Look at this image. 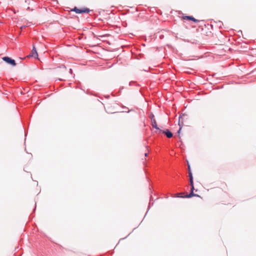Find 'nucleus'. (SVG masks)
<instances>
[{
  "mask_svg": "<svg viewBox=\"0 0 256 256\" xmlns=\"http://www.w3.org/2000/svg\"><path fill=\"white\" fill-rule=\"evenodd\" d=\"M192 20L194 21V22H198L199 20H196V18H194V17L192 16V20Z\"/></svg>",
  "mask_w": 256,
  "mask_h": 256,
  "instance_id": "f8f14e48",
  "label": "nucleus"
},
{
  "mask_svg": "<svg viewBox=\"0 0 256 256\" xmlns=\"http://www.w3.org/2000/svg\"><path fill=\"white\" fill-rule=\"evenodd\" d=\"M144 156H148V153H145V154H144Z\"/></svg>",
  "mask_w": 256,
  "mask_h": 256,
  "instance_id": "f3484780",
  "label": "nucleus"
},
{
  "mask_svg": "<svg viewBox=\"0 0 256 256\" xmlns=\"http://www.w3.org/2000/svg\"><path fill=\"white\" fill-rule=\"evenodd\" d=\"M150 118H154V114H152L151 116H150Z\"/></svg>",
  "mask_w": 256,
  "mask_h": 256,
  "instance_id": "2eb2a0df",
  "label": "nucleus"
},
{
  "mask_svg": "<svg viewBox=\"0 0 256 256\" xmlns=\"http://www.w3.org/2000/svg\"><path fill=\"white\" fill-rule=\"evenodd\" d=\"M31 56L32 57L38 56V53L36 50V48L34 46L33 47V48L31 52Z\"/></svg>",
  "mask_w": 256,
  "mask_h": 256,
  "instance_id": "423d86ee",
  "label": "nucleus"
},
{
  "mask_svg": "<svg viewBox=\"0 0 256 256\" xmlns=\"http://www.w3.org/2000/svg\"><path fill=\"white\" fill-rule=\"evenodd\" d=\"M186 117H187L186 115L183 114L181 115L179 118L178 126H180V128L178 132V134L180 138V133L182 127L184 125V122L186 119H187Z\"/></svg>",
  "mask_w": 256,
  "mask_h": 256,
  "instance_id": "f257e3e1",
  "label": "nucleus"
},
{
  "mask_svg": "<svg viewBox=\"0 0 256 256\" xmlns=\"http://www.w3.org/2000/svg\"><path fill=\"white\" fill-rule=\"evenodd\" d=\"M152 125L153 128H155L159 131L160 132H162V130L158 127L156 120L155 118H152Z\"/></svg>",
  "mask_w": 256,
  "mask_h": 256,
  "instance_id": "7ed1b4c3",
  "label": "nucleus"
},
{
  "mask_svg": "<svg viewBox=\"0 0 256 256\" xmlns=\"http://www.w3.org/2000/svg\"><path fill=\"white\" fill-rule=\"evenodd\" d=\"M82 13H88L90 12V10L87 8L82 9Z\"/></svg>",
  "mask_w": 256,
  "mask_h": 256,
  "instance_id": "9b49d317",
  "label": "nucleus"
},
{
  "mask_svg": "<svg viewBox=\"0 0 256 256\" xmlns=\"http://www.w3.org/2000/svg\"><path fill=\"white\" fill-rule=\"evenodd\" d=\"M70 74H72V70L71 68H70Z\"/></svg>",
  "mask_w": 256,
  "mask_h": 256,
  "instance_id": "dca6fc26",
  "label": "nucleus"
},
{
  "mask_svg": "<svg viewBox=\"0 0 256 256\" xmlns=\"http://www.w3.org/2000/svg\"><path fill=\"white\" fill-rule=\"evenodd\" d=\"M105 109H106V112H108V113H110L111 112L110 110H109L108 108H105Z\"/></svg>",
  "mask_w": 256,
  "mask_h": 256,
  "instance_id": "4468645a",
  "label": "nucleus"
},
{
  "mask_svg": "<svg viewBox=\"0 0 256 256\" xmlns=\"http://www.w3.org/2000/svg\"><path fill=\"white\" fill-rule=\"evenodd\" d=\"M182 18L184 20H192V16H184L182 17Z\"/></svg>",
  "mask_w": 256,
  "mask_h": 256,
  "instance_id": "9d476101",
  "label": "nucleus"
},
{
  "mask_svg": "<svg viewBox=\"0 0 256 256\" xmlns=\"http://www.w3.org/2000/svg\"><path fill=\"white\" fill-rule=\"evenodd\" d=\"M196 194L192 192H190V194H189L185 196L184 198H192V196H196Z\"/></svg>",
  "mask_w": 256,
  "mask_h": 256,
  "instance_id": "6e6552de",
  "label": "nucleus"
},
{
  "mask_svg": "<svg viewBox=\"0 0 256 256\" xmlns=\"http://www.w3.org/2000/svg\"><path fill=\"white\" fill-rule=\"evenodd\" d=\"M116 30L115 32L117 34H119L120 32V28L118 27L117 26H113V30Z\"/></svg>",
  "mask_w": 256,
  "mask_h": 256,
  "instance_id": "0eeeda50",
  "label": "nucleus"
},
{
  "mask_svg": "<svg viewBox=\"0 0 256 256\" xmlns=\"http://www.w3.org/2000/svg\"><path fill=\"white\" fill-rule=\"evenodd\" d=\"M162 132L165 134L168 138H171L173 136L172 134L168 129L165 130H162Z\"/></svg>",
  "mask_w": 256,
  "mask_h": 256,
  "instance_id": "20e7f679",
  "label": "nucleus"
},
{
  "mask_svg": "<svg viewBox=\"0 0 256 256\" xmlns=\"http://www.w3.org/2000/svg\"><path fill=\"white\" fill-rule=\"evenodd\" d=\"M72 10L75 12L76 14H82V9H78L76 7H75Z\"/></svg>",
  "mask_w": 256,
  "mask_h": 256,
  "instance_id": "1a4fd4ad",
  "label": "nucleus"
},
{
  "mask_svg": "<svg viewBox=\"0 0 256 256\" xmlns=\"http://www.w3.org/2000/svg\"><path fill=\"white\" fill-rule=\"evenodd\" d=\"M192 188H191V190L190 192H194V182H192V184H190Z\"/></svg>",
  "mask_w": 256,
  "mask_h": 256,
  "instance_id": "ddd939ff",
  "label": "nucleus"
},
{
  "mask_svg": "<svg viewBox=\"0 0 256 256\" xmlns=\"http://www.w3.org/2000/svg\"><path fill=\"white\" fill-rule=\"evenodd\" d=\"M2 59L4 61L6 62V63L10 64L12 66H16V61L10 57L4 56L2 58Z\"/></svg>",
  "mask_w": 256,
  "mask_h": 256,
  "instance_id": "f03ea898",
  "label": "nucleus"
},
{
  "mask_svg": "<svg viewBox=\"0 0 256 256\" xmlns=\"http://www.w3.org/2000/svg\"><path fill=\"white\" fill-rule=\"evenodd\" d=\"M188 176L190 177V184H192L193 182V177L192 176V173L190 170V165H188Z\"/></svg>",
  "mask_w": 256,
  "mask_h": 256,
  "instance_id": "39448f33",
  "label": "nucleus"
}]
</instances>
